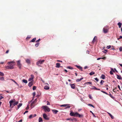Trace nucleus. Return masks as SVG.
<instances>
[{
	"label": "nucleus",
	"instance_id": "obj_1",
	"mask_svg": "<svg viewBox=\"0 0 122 122\" xmlns=\"http://www.w3.org/2000/svg\"><path fill=\"white\" fill-rule=\"evenodd\" d=\"M70 115L71 116L76 117H83V115H80L77 112L74 113L71 112L70 114Z\"/></svg>",
	"mask_w": 122,
	"mask_h": 122
},
{
	"label": "nucleus",
	"instance_id": "obj_2",
	"mask_svg": "<svg viewBox=\"0 0 122 122\" xmlns=\"http://www.w3.org/2000/svg\"><path fill=\"white\" fill-rule=\"evenodd\" d=\"M42 107L46 112H49L50 111V108H48L47 106H43Z\"/></svg>",
	"mask_w": 122,
	"mask_h": 122
},
{
	"label": "nucleus",
	"instance_id": "obj_3",
	"mask_svg": "<svg viewBox=\"0 0 122 122\" xmlns=\"http://www.w3.org/2000/svg\"><path fill=\"white\" fill-rule=\"evenodd\" d=\"M7 62L8 64L9 65L10 67L12 66L13 67V69L14 68V66L15 64V62L14 61H12L10 62Z\"/></svg>",
	"mask_w": 122,
	"mask_h": 122
},
{
	"label": "nucleus",
	"instance_id": "obj_4",
	"mask_svg": "<svg viewBox=\"0 0 122 122\" xmlns=\"http://www.w3.org/2000/svg\"><path fill=\"white\" fill-rule=\"evenodd\" d=\"M15 102V99H14L13 100H12L10 101L9 103L10 104V107L11 108H12L13 107V103Z\"/></svg>",
	"mask_w": 122,
	"mask_h": 122
},
{
	"label": "nucleus",
	"instance_id": "obj_5",
	"mask_svg": "<svg viewBox=\"0 0 122 122\" xmlns=\"http://www.w3.org/2000/svg\"><path fill=\"white\" fill-rule=\"evenodd\" d=\"M60 107H66L65 109H67L68 108H70V107L69 106V105L68 104H66L62 105H60Z\"/></svg>",
	"mask_w": 122,
	"mask_h": 122
},
{
	"label": "nucleus",
	"instance_id": "obj_6",
	"mask_svg": "<svg viewBox=\"0 0 122 122\" xmlns=\"http://www.w3.org/2000/svg\"><path fill=\"white\" fill-rule=\"evenodd\" d=\"M45 61V60H39L36 63L37 65H41L43 64V62Z\"/></svg>",
	"mask_w": 122,
	"mask_h": 122
},
{
	"label": "nucleus",
	"instance_id": "obj_7",
	"mask_svg": "<svg viewBox=\"0 0 122 122\" xmlns=\"http://www.w3.org/2000/svg\"><path fill=\"white\" fill-rule=\"evenodd\" d=\"M103 31L104 33H107L108 32V29L107 27H105L103 29Z\"/></svg>",
	"mask_w": 122,
	"mask_h": 122
},
{
	"label": "nucleus",
	"instance_id": "obj_8",
	"mask_svg": "<svg viewBox=\"0 0 122 122\" xmlns=\"http://www.w3.org/2000/svg\"><path fill=\"white\" fill-rule=\"evenodd\" d=\"M17 66L19 67L20 69L22 65L20 63V60H18L17 61Z\"/></svg>",
	"mask_w": 122,
	"mask_h": 122
},
{
	"label": "nucleus",
	"instance_id": "obj_9",
	"mask_svg": "<svg viewBox=\"0 0 122 122\" xmlns=\"http://www.w3.org/2000/svg\"><path fill=\"white\" fill-rule=\"evenodd\" d=\"M43 117L44 119L45 120H48L49 118L47 117V115L45 114H43Z\"/></svg>",
	"mask_w": 122,
	"mask_h": 122
},
{
	"label": "nucleus",
	"instance_id": "obj_10",
	"mask_svg": "<svg viewBox=\"0 0 122 122\" xmlns=\"http://www.w3.org/2000/svg\"><path fill=\"white\" fill-rule=\"evenodd\" d=\"M33 82L34 81H31L28 84V86L30 87H31L33 84Z\"/></svg>",
	"mask_w": 122,
	"mask_h": 122
},
{
	"label": "nucleus",
	"instance_id": "obj_11",
	"mask_svg": "<svg viewBox=\"0 0 122 122\" xmlns=\"http://www.w3.org/2000/svg\"><path fill=\"white\" fill-rule=\"evenodd\" d=\"M53 113L54 114H56L58 112V111L56 109H52L51 110Z\"/></svg>",
	"mask_w": 122,
	"mask_h": 122
},
{
	"label": "nucleus",
	"instance_id": "obj_12",
	"mask_svg": "<svg viewBox=\"0 0 122 122\" xmlns=\"http://www.w3.org/2000/svg\"><path fill=\"white\" fill-rule=\"evenodd\" d=\"M31 77L30 78L28 79V81H32L34 78V76L32 75H31Z\"/></svg>",
	"mask_w": 122,
	"mask_h": 122
},
{
	"label": "nucleus",
	"instance_id": "obj_13",
	"mask_svg": "<svg viewBox=\"0 0 122 122\" xmlns=\"http://www.w3.org/2000/svg\"><path fill=\"white\" fill-rule=\"evenodd\" d=\"M5 68L7 69H13V67L10 66V67L9 65L5 66Z\"/></svg>",
	"mask_w": 122,
	"mask_h": 122
},
{
	"label": "nucleus",
	"instance_id": "obj_14",
	"mask_svg": "<svg viewBox=\"0 0 122 122\" xmlns=\"http://www.w3.org/2000/svg\"><path fill=\"white\" fill-rule=\"evenodd\" d=\"M35 103L34 102H33L30 105V107L31 108H32L35 105Z\"/></svg>",
	"mask_w": 122,
	"mask_h": 122
},
{
	"label": "nucleus",
	"instance_id": "obj_15",
	"mask_svg": "<svg viewBox=\"0 0 122 122\" xmlns=\"http://www.w3.org/2000/svg\"><path fill=\"white\" fill-rule=\"evenodd\" d=\"M76 119L75 118H68L66 119V120H70L71 121H73L74 120H76Z\"/></svg>",
	"mask_w": 122,
	"mask_h": 122
},
{
	"label": "nucleus",
	"instance_id": "obj_16",
	"mask_svg": "<svg viewBox=\"0 0 122 122\" xmlns=\"http://www.w3.org/2000/svg\"><path fill=\"white\" fill-rule=\"evenodd\" d=\"M76 66L77 68L78 69L80 70L81 71H82L83 70L82 69V67L80 66H78L77 65H76Z\"/></svg>",
	"mask_w": 122,
	"mask_h": 122
},
{
	"label": "nucleus",
	"instance_id": "obj_17",
	"mask_svg": "<svg viewBox=\"0 0 122 122\" xmlns=\"http://www.w3.org/2000/svg\"><path fill=\"white\" fill-rule=\"evenodd\" d=\"M22 105V104L21 103H19L18 105L17 106V108H16V110H17Z\"/></svg>",
	"mask_w": 122,
	"mask_h": 122
},
{
	"label": "nucleus",
	"instance_id": "obj_18",
	"mask_svg": "<svg viewBox=\"0 0 122 122\" xmlns=\"http://www.w3.org/2000/svg\"><path fill=\"white\" fill-rule=\"evenodd\" d=\"M36 115L35 114L34 115H31L29 116V118H31L32 117H36Z\"/></svg>",
	"mask_w": 122,
	"mask_h": 122
},
{
	"label": "nucleus",
	"instance_id": "obj_19",
	"mask_svg": "<svg viewBox=\"0 0 122 122\" xmlns=\"http://www.w3.org/2000/svg\"><path fill=\"white\" fill-rule=\"evenodd\" d=\"M71 86L72 89H74L75 88V85L74 84H71Z\"/></svg>",
	"mask_w": 122,
	"mask_h": 122
},
{
	"label": "nucleus",
	"instance_id": "obj_20",
	"mask_svg": "<svg viewBox=\"0 0 122 122\" xmlns=\"http://www.w3.org/2000/svg\"><path fill=\"white\" fill-rule=\"evenodd\" d=\"M60 66V64L59 63H56V67L58 68H59L61 67H62V66Z\"/></svg>",
	"mask_w": 122,
	"mask_h": 122
},
{
	"label": "nucleus",
	"instance_id": "obj_21",
	"mask_svg": "<svg viewBox=\"0 0 122 122\" xmlns=\"http://www.w3.org/2000/svg\"><path fill=\"white\" fill-rule=\"evenodd\" d=\"M117 76V78L121 80L122 79V77L121 76L117 74L116 75Z\"/></svg>",
	"mask_w": 122,
	"mask_h": 122
},
{
	"label": "nucleus",
	"instance_id": "obj_22",
	"mask_svg": "<svg viewBox=\"0 0 122 122\" xmlns=\"http://www.w3.org/2000/svg\"><path fill=\"white\" fill-rule=\"evenodd\" d=\"M83 79V78L82 77L80 79H77L76 80V81L77 82H79V81H80L81 80Z\"/></svg>",
	"mask_w": 122,
	"mask_h": 122
},
{
	"label": "nucleus",
	"instance_id": "obj_23",
	"mask_svg": "<svg viewBox=\"0 0 122 122\" xmlns=\"http://www.w3.org/2000/svg\"><path fill=\"white\" fill-rule=\"evenodd\" d=\"M50 88L49 87L47 86H46L44 87V89L46 90H48Z\"/></svg>",
	"mask_w": 122,
	"mask_h": 122
},
{
	"label": "nucleus",
	"instance_id": "obj_24",
	"mask_svg": "<svg viewBox=\"0 0 122 122\" xmlns=\"http://www.w3.org/2000/svg\"><path fill=\"white\" fill-rule=\"evenodd\" d=\"M107 113L111 117V118L112 119H113L114 118V117L110 113L107 112Z\"/></svg>",
	"mask_w": 122,
	"mask_h": 122
},
{
	"label": "nucleus",
	"instance_id": "obj_25",
	"mask_svg": "<svg viewBox=\"0 0 122 122\" xmlns=\"http://www.w3.org/2000/svg\"><path fill=\"white\" fill-rule=\"evenodd\" d=\"M26 61L28 64H29L30 63V60L28 59H27L26 60Z\"/></svg>",
	"mask_w": 122,
	"mask_h": 122
},
{
	"label": "nucleus",
	"instance_id": "obj_26",
	"mask_svg": "<svg viewBox=\"0 0 122 122\" xmlns=\"http://www.w3.org/2000/svg\"><path fill=\"white\" fill-rule=\"evenodd\" d=\"M13 104V107L15 106L16 105H17L18 104V102H15Z\"/></svg>",
	"mask_w": 122,
	"mask_h": 122
},
{
	"label": "nucleus",
	"instance_id": "obj_27",
	"mask_svg": "<svg viewBox=\"0 0 122 122\" xmlns=\"http://www.w3.org/2000/svg\"><path fill=\"white\" fill-rule=\"evenodd\" d=\"M92 89H95L96 90H100V89H98L95 86H93L92 87Z\"/></svg>",
	"mask_w": 122,
	"mask_h": 122
},
{
	"label": "nucleus",
	"instance_id": "obj_28",
	"mask_svg": "<svg viewBox=\"0 0 122 122\" xmlns=\"http://www.w3.org/2000/svg\"><path fill=\"white\" fill-rule=\"evenodd\" d=\"M97 39V37L96 36H95L94 38H93V40L92 41V42L93 43H94L95 41V39Z\"/></svg>",
	"mask_w": 122,
	"mask_h": 122
},
{
	"label": "nucleus",
	"instance_id": "obj_29",
	"mask_svg": "<svg viewBox=\"0 0 122 122\" xmlns=\"http://www.w3.org/2000/svg\"><path fill=\"white\" fill-rule=\"evenodd\" d=\"M105 76L104 75L102 74V75L101 77L102 79H104L105 78Z\"/></svg>",
	"mask_w": 122,
	"mask_h": 122
},
{
	"label": "nucleus",
	"instance_id": "obj_30",
	"mask_svg": "<svg viewBox=\"0 0 122 122\" xmlns=\"http://www.w3.org/2000/svg\"><path fill=\"white\" fill-rule=\"evenodd\" d=\"M43 120L42 118L41 117H39V122H42Z\"/></svg>",
	"mask_w": 122,
	"mask_h": 122
},
{
	"label": "nucleus",
	"instance_id": "obj_31",
	"mask_svg": "<svg viewBox=\"0 0 122 122\" xmlns=\"http://www.w3.org/2000/svg\"><path fill=\"white\" fill-rule=\"evenodd\" d=\"M22 82L25 83H27V80L25 79H23L22 80Z\"/></svg>",
	"mask_w": 122,
	"mask_h": 122
},
{
	"label": "nucleus",
	"instance_id": "obj_32",
	"mask_svg": "<svg viewBox=\"0 0 122 122\" xmlns=\"http://www.w3.org/2000/svg\"><path fill=\"white\" fill-rule=\"evenodd\" d=\"M36 40V38H34L31 41H30V42H34Z\"/></svg>",
	"mask_w": 122,
	"mask_h": 122
},
{
	"label": "nucleus",
	"instance_id": "obj_33",
	"mask_svg": "<svg viewBox=\"0 0 122 122\" xmlns=\"http://www.w3.org/2000/svg\"><path fill=\"white\" fill-rule=\"evenodd\" d=\"M118 25L119 26V28H120L121 27V25H122V24L121 22H119L118 23Z\"/></svg>",
	"mask_w": 122,
	"mask_h": 122
},
{
	"label": "nucleus",
	"instance_id": "obj_34",
	"mask_svg": "<svg viewBox=\"0 0 122 122\" xmlns=\"http://www.w3.org/2000/svg\"><path fill=\"white\" fill-rule=\"evenodd\" d=\"M95 72L94 71H92L89 73V75H92L94 74Z\"/></svg>",
	"mask_w": 122,
	"mask_h": 122
},
{
	"label": "nucleus",
	"instance_id": "obj_35",
	"mask_svg": "<svg viewBox=\"0 0 122 122\" xmlns=\"http://www.w3.org/2000/svg\"><path fill=\"white\" fill-rule=\"evenodd\" d=\"M67 68L70 69H73V68L70 66H68L67 67Z\"/></svg>",
	"mask_w": 122,
	"mask_h": 122
},
{
	"label": "nucleus",
	"instance_id": "obj_36",
	"mask_svg": "<svg viewBox=\"0 0 122 122\" xmlns=\"http://www.w3.org/2000/svg\"><path fill=\"white\" fill-rule=\"evenodd\" d=\"M104 82V81L103 80H102L101 81V82L100 83V84L101 85H102L103 84V83Z\"/></svg>",
	"mask_w": 122,
	"mask_h": 122
},
{
	"label": "nucleus",
	"instance_id": "obj_37",
	"mask_svg": "<svg viewBox=\"0 0 122 122\" xmlns=\"http://www.w3.org/2000/svg\"><path fill=\"white\" fill-rule=\"evenodd\" d=\"M10 80H11L12 81H13L14 82H15L16 84L17 85H18V83L15 81H14L13 79H10Z\"/></svg>",
	"mask_w": 122,
	"mask_h": 122
},
{
	"label": "nucleus",
	"instance_id": "obj_38",
	"mask_svg": "<svg viewBox=\"0 0 122 122\" xmlns=\"http://www.w3.org/2000/svg\"><path fill=\"white\" fill-rule=\"evenodd\" d=\"M4 75V74L3 73L0 72V76H3Z\"/></svg>",
	"mask_w": 122,
	"mask_h": 122
},
{
	"label": "nucleus",
	"instance_id": "obj_39",
	"mask_svg": "<svg viewBox=\"0 0 122 122\" xmlns=\"http://www.w3.org/2000/svg\"><path fill=\"white\" fill-rule=\"evenodd\" d=\"M85 83L86 84H88L90 85H92V82H87Z\"/></svg>",
	"mask_w": 122,
	"mask_h": 122
},
{
	"label": "nucleus",
	"instance_id": "obj_40",
	"mask_svg": "<svg viewBox=\"0 0 122 122\" xmlns=\"http://www.w3.org/2000/svg\"><path fill=\"white\" fill-rule=\"evenodd\" d=\"M39 44L40 43H38L35 45V46L37 47L39 46Z\"/></svg>",
	"mask_w": 122,
	"mask_h": 122
},
{
	"label": "nucleus",
	"instance_id": "obj_41",
	"mask_svg": "<svg viewBox=\"0 0 122 122\" xmlns=\"http://www.w3.org/2000/svg\"><path fill=\"white\" fill-rule=\"evenodd\" d=\"M88 105L89 106H91V107H93L94 108H95L94 106L93 105H92V104H88Z\"/></svg>",
	"mask_w": 122,
	"mask_h": 122
},
{
	"label": "nucleus",
	"instance_id": "obj_42",
	"mask_svg": "<svg viewBox=\"0 0 122 122\" xmlns=\"http://www.w3.org/2000/svg\"><path fill=\"white\" fill-rule=\"evenodd\" d=\"M4 80V78L3 77H1L0 78V80L3 81Z\"/></svg>",
	"mask_w": 122,
	"mask_h": 122
},
{
	"label": "nucleus",
	"instance_id": "obj_43",
	"mask_svg": "<svg viewBox=\"0 0 122 122\" xmlns=\"http://www.w3.org/2000/svg\"><path fill=\"white\" fill-rule=\"evenodd\" d=\"M90 112L92 113L93 116L95 117H96V116L91 111H90Z\"/></svg>",
	"mask_w": 122,
	"mask_h": 122
},
{
	"label": "nucleus",
	"instance_id": "obj_44",
	"mask_svg": "<svg viewBox=\"0 0 122 122\" xmlns=\"http://www.w3.org/2000/svg\"><path fill=\"white\" fill-rule=\"evenodd\" d=\"M36 88V87L35 86H33V90H35Z\"/></svg>",
	"mask_w": 122,
	"mask_h": 122
},
{
	"label": "nucleus",
	"instance_id": "obj_45",
	"mask_svg": "<svg viewBox=\"0 0 122 122\" xmlns=\"http://www.w3.org/2000/svg\"><path fill=\"white\" fill-rule=\"evenodd\" d=\"M35 95H36V93H35V92H34L33 93V96L34 97H33V98H34V97L35 96Z\"/></svg>",
	"mask_w": 122,
	"mask_h": 122
},
{
	"label": "nucleus",
	"instance_id": "obj_46",
	"mask_svg": "<svg viewBox=\"0 0 122 122\" xmlns=\"http://www.w3.org/2000/svg\"><path fill=\"white\" fill-rule=\"evenodd\" d=\"M101 91L102 92H103V93H105V94H106L107 95H108V94L107 92H104V91Z\"/></svg>",
	"mask_w": 122,
	"mask_h": 122
},
{
	"label": "nucleus",
	"instance_id": "obj_47",
	"mask_svg": "<svg viewBox=\"0 0 122 122\" xmlns=\"http://www.w3.org/2000/svg\"><path fill=\"white\" fill-rule=\"evenodd\" d=\"M111 47V46L110 45H109L108 46H107V49H110Z\"/></svg>",
	"mask_w": 122,
	"mask_h": 122
},
{
	"label": "nucleus",
	"instance_id": "obj_48",
	"mask_svg": "<svg viewBox=\"0 0 122 122\" xmlns=\"http://www.w3.org/2000/svg\"><path fill=\"white\" fill-rule=\"evenodd\" d=\"M119 51H122V47H120L119 48Z\"/></svg>",
	"mask_w": 122,
	"mask_h": 122
},
{
	"label": "nucleus",
	"instance_id": "obj_49",
	"mask_svg": "<svg viewBox=\"0 0 122 122\" xmlns=\"http://www.w3.org/2000/svg\"><path fill=\"white\" fill-rule=\"evenodd\" d=\"M95 80L97 82L99 80V79L97 78H96L95 79Z\"/></svg>",
	"mask_w": 122,
	"mask_h": 122
},
{
	"label": "nucleus",
	"instance_id": "obj_50",
	"mask_svg": "<svg viewBox=\"0 0 122 122\" xmlns=\"http://www.w3.org/2000/svg\"><path fill=\"white\" fill-rule=\"evenodd\" d=\"M29 108V107L28 105L27 106V107L26 108V109L27 110Z\"/></svg>",
	"mask_w": 122,
	"mask_h": 122
},
{
	"label": "nucleus",
	"instance_id": "obj_51",
	"mask_svg": "<svg viewBox=\"0 0 122 122\" xmlns=\"http://www.w3.org/2000/svg\"><path fill=\"white\" fill-rule=\"evenodd\" d=\"M113 71H111L110 72V74L111 75H112L113 74V73L112 72Z\"/></svg>",
	"mask_w": 122,
	"mask_h": 122
},
{
	"label": "nucleus",
	"instance_id": "obj_52",
	"mask_svg": "<svg viewBox=\"0 0 122 122\" xmlns=\"http://www.w3.org/2000/svg\"><path fill=\"white\" fill-rule=\"evenodd\" d=\"M37 99H35L33 101V102H34L35 103H36V101H37Z\"/></svg>",
	"mask_w": 122,
	"mask_h": 122
},
{
	"label": "nucleus",
	"instance_id": "obj_53",
	"mask_svg": "<svg viewBox=\"0 0 122 122\" xmlns=\"http://www.w3.org/2000/svg\"><path fill=\"white\" fill-rule=\"evenodd\" d=\"M28 112V111H26L24 113V114L25 113H27Z\"/></svg>",
	"mask_w": 122,
	"mask_h": 122
},
{
	"label": "nucleus",
	"instance_id": "obj_54",
	"mask_svg": "<svg viewBox=\"0 0 122 122\" xmlns=\"http://www.w3.org/2000/svg\"><path fill=\"white\" fill-rule=\"evenodd\" d=\"M4 98L2 96H0V99H1Z\"/></svg>",
	"mask_w": 122,
	"mask_h": 122
},
{
	"label": "nucleus",
	"instance_id": "obj_55",
	"mask_svg": "<svg viewBox=\"0 0 122 122\" xmlns=\"http://www.w3.org/2000/svg\"><path fill=\"white\" fill-rule=\"evenodd\" d=\"M40 39H39L38 40L36 41V42H39L40 41Z\"/></svg>",
	"mask_w": 122,
	"mask_h": 122
},
{
	"label": "nucleus",
	"instance_id": "obj_56",
	"mask_svg": "<svg viewBox=\"0 0 122 122\" xmlns=\"http://www.w3.org/2000/svg\"><path fill=\"white\" fill-rule=\"evenodd\" d=\"M4 63V62H0V64H3Z\"/></svg>",
	"mask_w": 122,
	"mask_h": 122
},
{
	"label": "nucleus",
	"instance_id": "obj_57",
	"mask_svg": "<svg viewBox=\"0 0 122 122\" xmlns=\"http://www.w3.org/2000/svg\"><path fill=\"white\" fill-rule=\"evenodd\" d=\"M87 68V66H86L84 67V69H86Z\"/></svg>",
	"mask_w": 122,
	"mask_h": 122
},
{
	"label": "nucleus",
	"instance_id": "obj_58",
	"mask_svg": "<svg viewBox=\"0 0 122 122\" xmlns=\"http://www.w3.org/2000/svg\"><path fill=\"white\" fill-rule=\"evenodd\" d=\"M9 52V50H8L6 51V52H5V53L6 54L8 53Z\"/></svg>",
	"mask_w": 122,
	"mask_h": 122
},
{
	"label": "nucleus",
	"instance_id": "obj_59",
	"mask_svg": "<svg viewBox=\"0 0 122 122\" xmlns=\"http://www.w3.org/2000/svg\"><path fill=\"white\" fill-rule=\"evenodd\" d=\"M89 97L90 99H91L92 98L91 96L90 95H89Z\"/></svg>",
	"mask_w": 122,
	"mask_h": 122
},
{
	"label": "nucleus",
	"instance_id": "obj_60",
	"mask_svg": "<svg viewBox=\"0 0 122 122\" xmlns=\"http://www.w3.org/2000/svg\"><path fill=\"white\" fill-rule=\"evenodd\" d=\"M111 69L112 71H113V72H115V71H114V70L112 68V69Z\"/></svg>",
	"mask_w": 122,
	"mask_h": 122
},
{
	"label": "nucleus",
	"instance_id": "obj_61",
	"mask_svg": "<svg viewBox=\"0 0 122 122\" xmlns=\"http://www.w3.org/2000/svg\"><path fill=\"white\" fill-rule=\"evenodd\" d=\"M117 87L120 90V86L119 85H118Z\"/></svg>",
	"mask_w": 122,
	"mask_h": 122
},
{
	"label": "nucleus",
	"instance_id": "obj_62",
	"mask_svg": "<svg viewBox=\"0 0 122 122\" xmlns=\"http://www.w3.org/2000/svg\"><path fill=\"white\" fill-rule=\"evenodd\" d=\"M57 62H62V61H60V60H57Z\"/></svg>",
	"mask_w": 122,
	"mask_h": 122
},
{
	"label": "nucleus",
	"instance_id": "obj_63",
	"mask_svg": "<svg viewBox=\"0 0 122 122\" xmlns=\"http://www.w3.org/2000/svg\"><path fill=\"white\" fill-rule=\"evenodd\" d=\"M102 58H98L97 59V60H99L100 59H101Z\"/></svg>",
	"mask_w": 122,
	"mask_h": 122
},
{
	"label": "nucleus",
	"instance_id": "obj_64",
	"mask_svg": "<svg viewBox=\"0 0 122 122\" xmlns=\"http://www.w3.org/2000/svg\"><path fill=\"white\" fill-rule=\"evenodd\" d=\"M48 103H47V105H50V103L49 102H47Z\"/></svg>",
	"mask_w": 122,
	"mask_h": 122
}]
</instances>
